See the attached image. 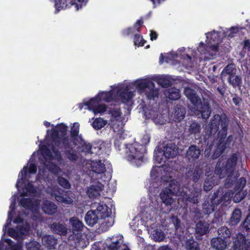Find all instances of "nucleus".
Masks as SVG:
<instances>
[{"label":"nucleus","mask_w":250,"mask_h":250,"mask_svg":"<svg viewBox=\"0 0 250 250\" xmlns=\"http://www.w3.org/2000/svg\"><path fill=\"white\" fill-rule=\"evenodd\" d=\"M80 124L78 122L73 124L67 135L68 126L64 123L57 125L56 128L52 129L50 135L52 142L51 150L55 154V158L58 162L63 161L62 152L71 162L77 160L78 155L74 147L85 154H98L102 148L103 144L91 145L87 143L80 134Z\"/></svg>","instance_id":"f257e3e1"},{"label":"nucleus","mask_w":250,"mask_h":250,"mask_svg":"<svg viewBox=\"0 0 250 250\" xmlns=\"http://www.w3.org/2000/svg\"><path fill=\"white\" fill-rule=\"evenodd\" d=\"M237 160V154L233 153L228 159L225 163H223L221 165V163L218 162L217 163L215 168V173L219 175V177L220 179L223 178L227 175L225 182V186L227 188H230L232 186L239 176L237 174L236 176L233 175Z\"/></svg>","instance_id":"f03ea898"},{"label":"nucleus","mask_w":250,"mask_h":250,"mask_svg":"<svg viewBox=\"0 0 250 250\" xmlns=\"http://www.w3.org/2000/svg\"><path fill=\"white\" fill-rule=\"evenodd\" d=\"M230 194V192H226L223 188L220 187L211 196H208L205 198L202 204L203 211L205 214H211L219 205L229 200Z\"/></svg>","instance_id":"7ed1b4c3"},{"label":"nucleus","mask_w":250,"mask_h":250,"mask_svg":"<svg viewBox=\"0 0 250 250\" xmlns=\"http://www.w3.org/2000/svg\"><path fill=\"white\" fill-rule=\"evenodd\" d=\"M184 94L194 106V108L198 110L204 119H208L211 114V107L208 99L203 98V101L197 95L196 91L189 87L184 90Z\"/></svg>","instance_id":"20e7f679"},{"label":"nucleus","mask_w":250,"mask_h":250,"mask_svg":"<svg viewBox=\"0 0 250 250\" xmlns=\"http://www.w3.org/2000/svg\"><path fill=\"white\" fill-rule=\"evenodd\" d=\"M223 121H226L223 120L219 115H214L210 121L209 129L203 135V145H205L204 154L206 157H209L211 154V150L216 138L215 134Z\"/></svg>","instance_id":"39448f33"},{"label":"nucleus","mask_w":250,"mask_h":250,"mask_svg":"<svg viewBox=\"0 0 250 250\" xmlns=\"http://www.w3.org/2000/svg\"><path fill=\"white\" fill-rule=\"evenodd\" d=\"M179 183L176 180H172L169 183L168 187L166 188L160 193V197L163 202L167 206H171L174 202L173 195L181 197L183 193V189Z\"/></svg>","instance_id":"423d86ee"},{"label":"nucleus","mask_w":250,"mask_h":250,"mask_svg":"<svg viewBox=\"0 0 250 250\" xmlns=\"http://www.w3.org/2000/svg\"><path fill=\"white\" fill-rule=\"evenodd\" d=\"M143 23V18H141L136 21L132 27H129L123 29L122 31V36L126 37L134 35L133 42L134 44L140 46H144L146 41L143 38L142 36L140 34Z\"/></svg>","instance_id":"0eeeda50"},{"label":"nucleus","mask_w":250,"mask_h":250,"mask_svg":"<svg viewBox=\"0 0 250 250\" xmlns=\"http://www.w3.org/2000/svg\"><path fill=\"white\" fill-rule=\"evenodd\" d=\"M127 157L128 160H142L146 151V147L138 142L129 145H125Z\"/></svg>","instance_id":"6e6552de"},{"label":"nucleus","mask_w":250,"mask_h":250,"mask_svg":"<svg viewBox=\"0 0 250 250\" xmlns=\"http://www.w3.org/2000/svg\"><path fill=\"white\" fill-rule=\"evenodd\" d=\"M201 197V191L200 190L185 187L183 189V193L178 200L181 199L186 205L188 203L197 204Z\"/></svg>","instance_id":"1a4fd4ad"},{"label":"nucleus","mask_w":250,"mask_h":250,"mask_svg":"<svg viewBox=\"0 0 250 250\" xmlns=\"http://www.w3.org/2000/svg\"><path fill=\"white\" fill-rule=\"evenodd\" d=\"M246 179L244 177H241L235 181L234 190L235 194L234 196L233 201L235 203H238L243 200L247 195V190H243V188L246 185Z\"/></svg>","instance_id":"9d476101"},{"label":"nucleus","mask_w":250,"mask_h":250,"mask_svg":"<svg viewBox=\"0 0 250 250\" xmlns=\"http://www.w3.org/2000/svg\"><path fill=\"white\" fill-rule=\"evenodd\" d=\"M232 250H250V238H246L242 233L236 234Z\"/></svg>","instance_id":"9b49d317"},{"label":"nucleus","mask_w":250,"mask_h":250,"mask_svg":"<svg viewBox=\"0 0 250 250\" xmlns=\"http://www.w3.org/2000/svg\"><path fill=\"white\" fill-rule=\"evenodd\" d=\"M116 94L118 96L121 102L125 104L129 102L133 97V93L129 90L128 86H126L125 89L118 88Z\"/></svg>","instance_id":"f8f14e48"},{"label":"nucleus","mask_w":250,"mask_h":250,"mask_svg":"<svg viewBox=\"0 0 250 250\" xmlns=\"http://www.w3.org/2000/svg\"><path fill=\"white\" fill-rule=\"evenodd\" d=\"M42 209L45 214L51 215L57 212L58 207L53 202L45 200L42 204Z\"/></svg>","instance_id":"ddd939ff"},{"label":"nucleus","mask_w":250,"mask_h":250,"mask_svg":"<svg viewBox=\"0 0 250 250\" xmlns=\"http://www.w3.org/2000/svg\"><path fill=\"white\" fill-rule=\"evenodd\" d=\"M56 200L59 202L62 203L63 205H69L72 204L73 201L69 196L67 192L62 191H58L54 194Z\"/></svg>","instance_id":"4468645a"},{"label":"nucleus","mask_w":250,"mask_h":250,"mask_svg":"<svg viewBox=\"0 0 250 250\" xmlns=\"http://www.w3.org/2000/svg\"><path fill=\"white\" fill-rule=\"evenodd\" d=\"M201 154V150L198 146L195 145H191L186 152V157L191 162L195 161L198 159Z\"/></svg>","instance_id":"2eb2a0df"},{"label":"nucleus","mask_w":250,"mask_h":250,"mask_svg":"<svg viewBox=\"0 0 250 250\" xmlns=\"http://www.w3.org/2000/svg\"><path fill=\"white\" fill-rule=\"evenodd\" d=\"M49 228L54 233L59 235L65 236L67 233V227L64 223L54 222L50 224Z\"/></svg>","instance_id":"dca6fc26"},{"label":"nucleus","mask_w":250,"mask_h":250,"mask_svg":"<svg viewBox=\"0 0 250 250\" xmlns=\"http://www.w3.org/2000/svg\"><path fill=\"white\" fill-rule=\"evenodd\" d=\"M98 216V215L93 210L88 211L84 217L86 224L89 226L93 227L97 223L100 219Z\"/></svg>","instance_id":"f3484780"},{"label":"nucleus","mask_w":250,"mask_h":250,"mask_svg":"<svg viewBox=\"0 0 250 250\" xmlns=\"http://www.w3.org/2000/svg\"><path fill=\"white\" fill-rule=\"evenodd\" d=\"M224 239L221 237H215L213 238L211 240V245L212 247L216 250H224L227 247L228 243Z\"/></svg>","instance_id":"a211bd4d"},{"label":"nucleus","mask_w":250,"mask_h":250,"mask_svg":"<svg viewBox=\"0 0 250 250\" xmlns=\"http://www.w3.org/2000/svg\"><path fill=\"white\" fill-rule=\"evenodd\" d=\"M164 155L166 158H173L177 154V147L174 144H167L164 148Z\"/></svg>","instance_id":"6ab92c4d"},{"label":"nucleus","mask_w":250,"mask_h":250,"mask_svg":"<svg viewBox=\"0 0 250 250\" xmlns=\"http://www.w3.org/2000/svg\"><path fill=\"white\" fill-rule=\"evenodd\" d=\"M98 215L100 219L105 218L110 216L111 214V209L105 204H99L96 209L93 210Z\"/></svg>","instance_id":"aec40b11"},{"label":"nucleus","mask_w":250,"mask_h":250,"mask_svg":"<svg viewBox=\"0 0 250 250\" xmlns=\"http://www.w3.org/2000/svg\"><path fill=\"white\" fill-rule=\"evenodd\" d=\"M241 216L242 212L241 209L238 208H235L228 221L229 225L231 227L237 226L241 220Z\"/></svg>","instance_id":"412c9836"},{"label":"nucleus","mask_w":250,"mask_h":250,"mask_svg":"<svg viewBox=\"0 0 250 250\" xmlns=\"http://www.w3.org/2000/svg\"><path fill=\"white\" fill-rule=\"evenodd\" d=\"M186 110L182 105L177 104L174 106V120L176 122H180L185 117Z\"/></svg>","instance_id":"4be33fe9"},{"label":"nucleus","mask_w":250,"mask_h":250,"mask_svg":"<svg viewBox=\"0 0 250 250\" xmlns=\"http://www.w3.org/2000/svg\"><path fill=\"white\" fill-rule=\"evenodd\" d=\"M209 224L205 221H199L196 225L195 232L197 234L203 236L209 231Z\"/></svg>","instance_id":"5701e85b"},{"label":"nucleus","mask_w":250,"mask_h":250,"mask_svg":"<svg viewBox=\"0 0 250 250\" xmlns=\"http://www.w3.org/2000/svg\"><path fill=\"white\" fill-rule=\"evenodd\" d=\"M154 83L149 80L143 79L136 82L137 88L140 91H146L149 88L154 87Z\"/></svg>","instance_id":"b1692460"},{"label":"nucleus","mask_w":250,"mask_h":250,"mask_svg":"<svg viewBox=\"0 0 250 250\" xmlns=\"http://www.w3.org/2000/svg\"><path fill=\"white\" fill-rule=\"evenodd\" d=\"M43 245L47 249L51 250L54 249L57 244L58 240L51 235H45L42 238Z\"/></svg>","instance_id":"393cba45"},{"label":"nucleus","mask_w":250,"mask_h":250,"mask_svg":"<svg viewBox=\"0 0 250 250\" xmlns=\"http://www.w3.org/2000/svg\"><path fill=\"white\" fill-rule=\"evenodd\" d=\"M226 147V143L224 141H218L214 151L213 154L212 155L210 154L209 156H211V159L213 160L218 158L223 154Z\"/></svg>","instance_id":"a878e982"},{"label":"nucleus","mask_w":250,"mask_h":250,"mask_svg":"<svg viewBox=\"0 0 250 250\" xmlns=\"http://www.w3.org/2000/svg\"><path fill=\"white\" fill-rule=\"evenodd\" d=\"M92 170L97 174H102L105 171V165L101 160L93 161L91 163Z\"/></svg>","instance_id":"bb28decb"},{"label":"nucleus","mask_w":250,"mask_h":250,"mask_svg":"<svg viewBox=\"0 0 250 250\" xmlns=\"http://www.w3.org/2000/svg\"><path fill=\"white\" fill-rule=\"evenodd\" d=\"M69 222L73 233L76 231L79 232L83 230V224L78 218L76 217H72L70 219Z\"/></svg>","instance_id":"cd10ccee"},{"label":"nucleus","mask_w":250,"mask_h":250,"mask_svg":"<svg viewBox=\"0 0 250 250\" xmlns=\"http://www.w3.org/2000/svg\"><path fill=\"white\" fill-rule=\"evenodd\" d=\"M201 130L200 124L196 121H192L188 128V133L190 135H199Z\"/></svg>","instance_id":"c85d7f7f"},{"label":"nucleus","mask_w":250,"mask_h":250,"mask_svg":"<svg viewBox=\"0 0 250 250\" xmlns=\"http://www.w3.org/2000/svg\"><path fill=\"white\" fill-rule=\"evenodd\" d=\"M241 230L246 238H250V214L247 215L246 218L241 225Z\"/></svg>","instance_id":"c756f323"},{"label":"nucleus","mask_w":250,"mask_h":250,"mask_svg":"<svg viewBox=\"0 0 250 250\" xmlns=\"http://www.w3.org/2000/svg\"><path fill=\"white\" fill-rule=\"evenodd\" d=\"M165 95L171 100H177L181 97L180 90L175 87H171L167 89Z\"/></svg>","instance_id":"7c9ffc66"},{"label":"nucleus","mask_w":250,"mask_h":250,"mask_svg":"<svg viewBox=\"0 0 250 250\" xmlns=\"http://www.w3.org/2000/svg\"><path fill=\"white\" fill-rule=\"evenodd\" d=\"M236 69L234 64H229L224 67L221 72V76L222 77H225L228 75L229 77H231L236 74Z\"/></svg>","instance_id":"2f4dec72"},{"label":"nucleus","mask_w":250,"mask_h":250,"mask_svg":"<svg viewBox=\"0 0 250 250\" xmlns=\"http://www.w3.org/2000/svg\"><path fill=\"white\" fill-rule=\"evenodd\" d=\"M101 188L96 185H91L87 189V194L90 198H96L100 195Z\"/></svg>","instance_id":"473e14b6"},{"label":"nucleus","mask_w":250,"mask_h":250,"mask_svg":"<svg viewBox=\"0 0 250 250\" xmlns=\"http://www.w3.org/2000/svg\"><path fill=\"white\" fill-rule=\"evenodd\" d=\"M221 129L219 131L217 134V137L219 139V141L225 142V140L227 134L228 127V122L227 121H223L221 123Z\"/></svg>","instance_id":"72a5a7b5"},{"label":"nucleus","mask_w":250,"mask_h":250,"mask_svg":"<svg viewBox=\"0 0 250 250\" xmlns=\"http://www.w3.org/2000/svg\"><path fill=\"white\" fill-rule=\"evenodd\" d=\"M219 237L229 242L231 236L230 230L225 226L221 227L218 230Z\"/></svg>","instance_id":"f704fd0d"},{"label":"nucleus","mask_w":250,"mask_h":250,"mask_svg":"<svg viewBox=\"0 0 250 250\" xmlns=\"http://www.w3.org/2000/svg\"><path fill=\"white\" fill-rule=\"evenodd\" d=\"M100 102V98H99L97 95L95 97L92 98L89 101L84 102V105L87 107L89 110L93 112L97 105Z\"/></svg>","instance_id":"c9c22d12"},{"label":"nucleus","mask_w":250,"mask_h":250,"mask_svg":"<svg viewBox=\"0 0 250 250\" xmlns=\"http://www.w3.org/2000/svg\"><path fill=\"white\" fill-rule=\"evenodd\" d=\"M97 96L100 98V101H104L106 102H109L113 99V90H109L108 91L99 92Z\"/></svg>","instance_id":"e433bc0d"},{"label":"nucleus","mask_w":250,"mask_h":250,"mask_svg":"<svg viewBox=\"0 0 250 250\" xmlns=\"http://www.w3.org/2000/svg\"><path fill=\"white\" fill-rule=\"evenodd\" d=\"M185 248L187 250H200L199 244L192 238L188 239L186 241Z\"/></svg>","instance_id":"4c0bfd02"},{"label":"nucleus","mask_w":250,"mask_h":250,"mask_svg":"<svg viewBox=\"0 0 250 250\" xmlns=\"http://www.w3.org/2000/svg\"><path fill=\"white\" fill-rule=\"evenodd\" d=\"M41 152L45 160L48 159L52 160L55 159L56 160L55 158V154H54V156L52 155L50 150L49 149L47 146L45 145H42L41 147Z\"/></svg>","instance_id":"58836bf2"},{"label":"nucleus","mask_w":250,"mask_h":250,"mask_svg":"<svg viewBox=\"0 0 250 250\" xmlns=\"http://www.w3.org/2000/svg\"><path fill=\"white\" fill-rule=\"evenodd\" d=\"M203 174V170L199 166H195L192 171V180L195 183L197 182Z\"/></svg>","instance_id":"ea45409f"},{"label":"nucleus","mask_w":250,"mask_h":250,"mask_svg":"<svg viewBox=\"0 0 250 250\" xmlns=\"http://www.w3.org/2000/svg\"><path fill=\"white\" fill-rule=\"evenodd\" d=\"M228 79L229 83L232 85L234 88L241 86L242 79L239 76L235 74L231 77H228Z\"/></svg>","instance_id":"a19ab883"},{"label":"nucleus","mask_w":250,"mask_h":250,"mask_svg":"<svg viewBox=\"0 0 250 250\" xmlns=\"http://www.w3.org/2000/svg\"><path fill=\"white\" fill-rule=\"evenodd\" d=\"M111 242L107 246L108 250H118L122 244L121 239H118L117 237H112L111 238Z\"/></svg>","instance_id":"79ce46f5"},{"label":"nucleus","mask_w":250,"mask_h":250,"mask_svg":"<svg viewBox=\"0 0 250 250\" xmlns=\"http://www.w3.org/2000/svg\"><path fill=\"white\" fill-rule=\"evenodd\" d=\"M30 228V226L27 223L23 225L18 226L17 227V229L18 230L20 239L22 237V235H26L29 233Z\"/></svg>","instance_id":"37998d69"},{"label":"nucleus","mask_w":250,"mask_h":250,"mask_svg":"<svg viewBox=\"0 0 250 250\" xmlns=\"http://www.w3.org/2000/svg\"><path fill=\"white\" fill-rule=\"evenodd\" d=\"M70 0H55V7L57 12L62 9H66Z\"/></svg>","instance_id":"c03bdc74"},{"label":"nucleus","mask_w":250,"mask_h":250,"mask_svg":"<svg viewBox=\"0 0 250 250\" xmlns=\"http://www.w3.org/2000/svg\"><path fill=\"white\" fill-rule=\"evenodd\" d=\"M146 95L148 100H154L155 98L158 97L159 95L158 90L157 89L153 88H148V90L145 91Z\"/></svg>","instance_id":"a18cd8bd"},{"label":"nucleus","mask_w":250,"mask_h":250,"mask_svg":"<svg viewBox=\"0 0 250 250\" xmlns=\"http://www.w3.org/2000/svg\"><path fill=\"white\" fill-rule=\"evenodd\" d=\"M20 204L21 206L26 209H31L34 206L32 199L29 198H21L20 201Z\"/></svg>","instance_id":"49530a36"},{"label":"nucleus","mask_w":250,"mask_h":250,"mask_svg":"<svg viewBox=\"0 0 250 250\" xmlns=\"http://www.w3.org/2000/svg\"><path fill=\"white\" fill-rule=\"evenodd\" d=\"M27 250H42L41 245L35 241H31L25 244Z\"/></svg>","instance_id":"de8ad7c7"},{"label":"nucleus","mask_w":250,"mask_h":250,"mask_svg":"<svg viewBox=\"0 0 250 250\" xmlns=\"http://www.w3.org/2000/svg\"><path fill=\"white\" fill-rule=\"evenodd\" d=\"M158 84L164 88H168L171 86L172 83L170 80L166 77H161L157 79Z\"/></svg>","instance_id":"09e8293b"},{"label":"nucleus","mask_w":250,"mask_h":250,"mask_svg":"<svg viewBox=\"0 0 250 250\" xmlns=\"http://www.w3.org/2000/svg\"><path fill=\"white\" fill-rule=\"evenodd\" d=\"M26 190L25 192L24 191H23L21 193V196L24 197V196H27L28 195V193H35L36 192V189L33 185L29 182L28 183L25 187V188L24 189Z\"/></svg>","instance_id":"8fccbe9b"},{"label":"nucleus","mask_w":250,"mask_h":250,"mask_svg":"<svg viewBox=\"0 0 250 250\" xmlns=\"http://www.w3.org/2000/svg\"><path fill=\"white\" fill-rule=\"evenodd\" d=\"M106 123V121L104 120L102 118H98L93 122L92 125L94 129L99 130L104 127Z\"/></svg>","instance_id":"3c124183"},{"label":"nucleus","mask_w":250,"mask_h":250,"mask_svg":"<svg viewBox=\"0 0 250 250\" xmlns=\"http://www.w3.org/2000/svg\"><path fill=\"white\" fill-rule=\"evenodd\" d=\"M152 236L154 241L157 242L163 241L165 238V234L164 232L158 229L154 231Z\"/></svg>","instance_id":"603ef678"},{"label":"nucleus","mask_w":250,"mask_h":250,"mask_svg":"<svg viewBox=\"0 0 250 250\" xmlns=\"http://www.w3.org/2000/svg\"><path fill=\"white\" fill-rule=\"evenodd\" d=\"M58 183L60 186L64 188L69 189L71 188L69 181L62 177L60 176L58 178Z\"/></svg>","instance_id":"864d4df0"},{"label":"nucleus","mask_w":250,"mask_h":250,"mask_svg":"<svg viewBox=\"0 0 250 250\" xmlns=\"http://www.w3.org/2000/svg\"><path fill=\"white\" fill-rule=\"evenodd\" d=\"M107 107L104 104H100L97 105L96 108L94 109L93 112L96 115L99 113L102 114L105 112L106 110Z\"/></svg>","instance_id":"5fc2aeb1"},{"label":"nucleus","mask_w":250,"mask_h":250,"mask_svg":"<svg viewBox=\"0 0 250 250\" xmlns=\"http://www.w3.org/2000/svg\"><path fill=\"white\" fill-rule=\"evenodd\" d=\"M7 234L9 236L16 240L20 239V235L19 234L18 230L17 229H15L13 228H9L7 230Z\"/></svg>","instance_id":"6e6d98bb"},{"label":"nucleus","mask_w":250,"mask_h":250,"mask_svg":"<svg viewBox=\"0 0 250 250\" xmlns=\"http://www.w3.org/2000/svg\"><path fill=\"white\" fill-rule=\"evenodd\" d=\"M213 186V183L210 182L209 180L207 178L204 183V190L206 191H208L212 189Z\"/></svg>","instance_id":"4d7b16f0"},{"label":"nucleus","mask_w":250,"mask_h":250,"mask_svg":"<svg viewBox=\"0 0 250 250\" xmlns=\"http://www.w3.org/2000/svg\"><path fill=\"white\" fill-rule=\"evenodd\" d=\"M123 140V138L121 136L119 137V138H116L115 139L114 142V146L115 148L119 151L121 150V146L122 143V141Z\"/></svg>","instance_id":"13d9d810"},{"label":"nucleus","mask_w":250,"mask_h":250,"mask_svg":"<svg viewBox=\"0 0 250 250\" xmlns=\"http://www.w3.org/2000/svg\"><path fill=\"white\" fill-rule=\"evenodd\" d=\"M108 113L115 118H118L121 115L120 109H111L109 111Z\"/></svg>","instance_id":"bf43d9fd"},{"label":"nucleus","mask_w":250,"mask_h":250,"mask_svg":"<svg viewBox=\"0 0 250 250\" xmlns=\"http://www.w3.org/2000/svg\"><path fill=\"white\" fill-rule=\"evenodd\" d=\"M207 45L203 42H201L197 47V50L201 54H206L207 53L206 50Z\"/></svg>","instance_id":"052dcab7"},{"label":"nucleus","mask_w":250,"mask_h":250,"mask_svg":"<svg viewBox=\"0 0 250 250\" xmlns=\"http://www.w3.org/2000/svg\"><path fill=\"white\" fill-rule=\"evenodd\" d=\"M150 137L148 134L144 135L143 138L141 139V143L142 145L146 147V146L148 145L150 142Z\"/></svg>","instance_id":"680f3d73"},{"label":"nucleus","mask_w":250,"mask_h":250,"mask_svg":"<svg viewBox=\"0 0 250 250\" xmlns=\"http://www.w3.org/2000/svg\"><path fill=\"white\" fill-rule=\"evenodd\" d=\"M172 221L174 224L175 229L176 230L181 227V221L177 217H174L172 218Z\"/></svg>","instance_id":"e2e57ef3"},{"label":"nucleus","mask_w":250,"mask_h":250,"mask_svg":"<svg viewBox=\"0 0 250 250\" xmlns=\"http://www.w3.org/2000/svg\"><path fill=\"white\" fill-rule=\"evenodd\" d=\"M28 172L30 174H35L37 172V166L35 164H31L29 165Z\"/></svg>","instance_id":"0e129e2a"},{"label":"nucleus","mask_w":250,"mask_h":250,"mask_svg":"<svg viewBox=\"0 0 250 250\" xmlns=\"http://www.w3.org/2000/svg\"><path fill=\"white\" fill-rule=\"evenodd\" d=\"M27 170L28 167L27 166H24L22 169V170L21 171V180H24L25 179L27 174Z\"/></svg>","instance_id":"69168bd1"},{"label":"nucleus","mask_w":250,"mask_h":250,"mask_svg":"<svg viewBox=\"0 0 250 250\" xmlns=\"http://www.w3.org/2000/svg\"><path fill=\"white\" fill-rule=\"evenodd\" d=\"M150 38L151 41L155 40L158 38V34L156 32L153 30H151L150 34Z\"/></svg>","instance_id":"338daca9"},{"label":"nucleus","mask_w":250,"mask_h":250,"mask_svg":"<svg viewBox=\"0 0 250 250\" xmlns=\"http://www.w3.org/2000/svg\"><path fill=\"white\" fill-rule=\"evenodd\" d=\"M243 48L248 50H250V41L249 40H245L244 41Z\"/></svg>","instance_id":"774afa93"}]
</instances>
